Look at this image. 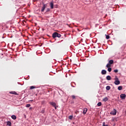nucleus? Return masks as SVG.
I'll return each instance as SVG.
<instances>
[{"instance_id": "obj_20", "label": "nucleus", "mask_w": 126, "mask_h": 126, "mask_svg": "<svg viewBox=\"0 0 126 126\" xmlns=\"http://www.w3.org/2000/svg\"><path fill=\"white\" fill-rule=\"evenodd\" d=\"M98 107H100V106H102V102H99L97 103Z\"/></svg>"}, {"instance_id": "obj_1", "label": "nucleus", "mask_w": 126, "mask_h": 126, "mask_svg": "<svg viewBox=\"0 0 126 126\" xmlns=\"http://www.w3.org/2000/svg\"><path fill=\"white\" fill-rule=\"evenodd\" d=\"M52 37L53 38H54V39H55V38H57V37H58V38H61V37H62V34L57 32H55L52 34Z\"/></svg>"}, {"instance_id": "obj_31", "label": "nucleus", "mask_w": 126, "mask_h": 126, "mask_svg": "<svg viewBox=\"0 0 126 126\" xmlns=\"http://www.w3.org/2000/svg\"><path fill=\"white\" fill-rule=\"evenodd\" d=\"M103 126H104V125H103Z\"/></svg>"}, {"instance_id": "obj_10", "label": "nucleus", "mask_w": 126, "mask_h": 126, "mask_svg": "<svg viewBox=\"0 0 126 126\" xmlns=\"http://www.w3.org/2000/svg\"><path fill=\"white\" fill-rule=\"evenodd\" d=\"M108 100H109V98H108L107 97H104V98L103 99V101L104 102H107V101H108Z\"/></svg>"}, {"instance_id": "obj_25", "label": "nucleus", "mask_w": 126, "mask_h": 126, "mask_svg": "<svg viewBox=\"0 0 126 126\" xmlns=\"http://www.w3.org/2000/svg\"><path fill=\"white\" fill-rule=\"evenodd\" d=\"M71 97L72 99H75V98H76L75 95H71Z\"/></svg>"}, {"instance_id": "obj_5", "label": "nucleus", "mask_w": 126, "mask_h": 126, "mask_svg": "<svg viewBox=\"0 0 126 126\" xmlns=\"http://www.w3.org/2000/svg\"><path fill=\"white\" fill-rule=\"evenodd\" d=\"M46 4H43V7H42L41 9V11L42 12H44V11L45 10V8H46Z\"/></svg>"}, {"instance_id": "obj_14", "label": "nucleus", "mask_w": 126, "mask_h": 126, "mask_svg": "<svg viewBox=\"0 0 126 126\" xmlns=\"http://www.w3.org/2000/svg\"><path fill=\"white\" fill-rule=\"evenodd\" d=\"M118 89L119 91L122 90H123V86H119L118 87Z\"/></svg>"}, {"instance_id": "obj_13", "label": "nucleus", "mask_w": 126, "mask_h": 126, "mask_svg": "<svg viewBox=\"0 0 126 126\" xmlns=\"http://www.w3.org/2000/svg\"><path fill=\"white\" fill-rule=\"evenodd\" d=\"M11 118L13 120H16V116L14 115H12Z\"/></svg>"}, {"instance_id": "obj_12", "label": "nucleus", "mask_w": 126, "mask_h": 126, "mask_svg": "<svg viewBox=\"0 0 126 126\" xmlns=\"http://www.w3.org/2000/svg\"><path fill=\"white\" fill-rule=\"evenodd\" d=\"M111 65L113 64L114 63V61L113 60H110L108 62Z\"/></svg>"}, {"instance_id": "obj_21", "label": "nucleus", "mask_w": 126, "mask_h": 126, "mask_svg": "<svg viewBox=\"0 0 126 126\" xmlns=\"http://www.w3.org/2000/svg\"><path fill=\"white\" fill-rule=\"evenodd\" d=\"M7 126H11V122L8 121V122L7 123Z\"/></svg>"}, {"instance_id": "obj_27", "label": "nucleus", "mask_w": 126, "mask_h": 126, "mask_svg": "<svg viewBox=\"0 0 126 126\" xmlns=\"http://www.w3.org/2000/svg\"><path fill=\"white\" fill-rule=\"evenodd\" d=\"M104 125V126H108V125H105V122H103L102 123V126H103Z\"/></svg>"}, {"instance_id": "obj_26", "label": "nucleus", "mask_w": 126, "mask_h": 126, "mask_svg": "<svg viewBox=\"0 0 126 126\" xmlns=\"http://www.w3.org/2000/svg\"><path fill=\"white\" fill-rule=\"evenodd\" d=\"M119 70L118 69H115L114 70V72H115V73H117L118 72Z\"/></svg>"}, {"instance_id": "obj_8", "label": "nucleus", "mask_w": 126, "mask_h": 126, "mask_svg": "<svg viewBox=\"0 0 126 126\" xmlns=\"http://www.w3.org/2000/svg\"><path fill=\"white\" fill-rule=\"evenodd\" d=\"M50 105H51V106H53V107H56V106H57V104L54 102H50Z\"/></svg>"}, {"instance_id": "obj_6", "label": "nucleus", "mask_w": 126, "mask_h": 126, "mask_svg": "<svg viewBox=\"0 0 126 126\" xmlns=\"http://www.w3.org/2000/svg\"><path fill=\"white\" fill-rule=\"evenodd\" d=\"M87 111H88L87 108H84L83 112V115H85L86 114V113L87 112Z\"/></svg>"}, {"instance_id": "obj_15", "label": "nucleus", "mask_w": 126, "mask_h": 126, "mask_svg": "<svg viewBox=\"0 0 126 126\" xmlns=\"http://www.w3.org/2000/svg\"><path fill=\"white\" fill-rule=\"evenodd\" d=\"M106 90L109 91V90H110V89H111V87H110V86H107L106 87Z\"/></svg>"}, {"instance_id": "obj_7", "label": "nucleus", "mask_w": 126, "mask_h": 126, "mask_svg": "<svg viewBox=\"0 0 126 126\" xmlns=\"http://www.w3.org/2000/svg\"><path fill=\"white\" fill-rule=\"evenodd\" d=\"M50 4L51 9H53L54 8V3H53V2H51Z\"/></svg>"}, {"instance_id": "obj_9", "label": "nucleus", "mask_w": 126, "mask_h": 126, "mask_svg": "<svg viewBox=\"0 0 126 126\" xmlns=\"http://www.w3.org/2000/svg\"><path fill=\"white\" fill-rule=\"evenodd\" d=\"M106 73H107V71H106V70H102L101 71V74L104 75V74H106Z\"/></svg>"}, {"instance_id": "obj_24", "label": "nucleus", "mask_w": 126, "mask_h": 126, "mask_svg": "<svg viewBox=\"0 0 126 126\" xmlns=\"http://www.w3.org/2000/svg\"><path fill=\"white\" fill-rule=\"evenodd\" d=\"M72 118H73V116H69L68 119H69V120H72Z\"/></svg>"}, {"instance_id": "obj_29", "label": "nucleus", "mask_w": 126, "mask_h": 126, "mask_svg": "<svg viewBox=\"0 0 126 126\" xmlns=\"http://www.w3.org/2000/svg\"><path fill=\"white\" fill-rule=\"evenodd\" d=\"M54 108H55V110H57V105H56L55 106H54Z\"/></svg>"}, {"instance_id": "obj_4", "label": "nucleus", "mask_w": 126, "mask_h": 126, "mask_svg": "<svg viewBox=\"0 0 126 126\" xmlns=\"http://www.w3.org/2000/svg\"><path fill=\"white\" fill-rule=\"evenodd\" d=\"M126 94H122L120 95V97H121V99H122L123 100L126 99Z\"/></svg>"}, {"instance_id": "obj_11", "label": "nucleus", "mask_w": 126, "mask_h": 126, "mask_svg": "<svg viewBox=\"0 0 126 126\" xmlns=\"http://www.w3.org/2000/svg\"><path fill=\"white\" fill-rule=\"evenodd\" d=\"M10 94H14V95H17V93L16 92H10Z\"/></svg>"}, {"instance_id": "obj_18", "label": "nucleus", "mask_w": 126, "mask_h": 126, "mask_svg": "<svg viewBox=\"0 0 126 126\" xmlns=\"http://www.w3.org/2000/svg\"><path fill=\"white\" fill-rule=\"evenodd\" d=\"M107 80H111V77L110 76H107L106 77Z\"/></svg>"}, {"instance_id": "obj_23", "label": "nucleus", "mask_w": 126, "mask_h": 126, "mask_svg": "<svg viewBox=\"0 0 126 126\" xmlns=\"http://www.w3.org/2000/svg\"><path fill=\"white\" fill-rule=\"evenodd\" d=\"M30 106H31V105L30 104H28L26 105V107L27 108H29V107H30Z\"/></svg>"}, {"instance_id": "obj_30", "label": "nucleus", "mask_w": 126, "mask_h": 126, "mask_svg": "<svg viewBox=\"0 0 126 126\" xmlns=\"http://www.w3.org/2000/svg\"><path fill=\"white\" fill-rule=\"evenodd\" d=\"M30 102H33V100H30Z\"/></svg>"}, {"instance_id": "obj_22", "label": "nucleus", "mask_w": 126, "mask_h": 126, "mask_svg": "<svg viewBox=\"0 0 126 126\" xmlns=\"http://www.w3.org/2000/svg\"><path fill=\"white\" fill-rule=\"evenodd\" d=\"M106 36V39H107V40L110 39V36L109 35H107V34H105Z\"/></svg>"}, {"instance_id": "obj_16", "label": "nucleus", "mask_w": 126, "mask_h": 126, "mask_svg": "<svg viewBox=\"0 0 126 126\" xmlns=\"http://www.w3.org/2000/svg\"><path fill=\"white\" fill-rule=\"evenodd\" d=\"M111 65L109 63H107L106 65V67H107V68L111 67Z\"/></svg>"}, {"instance_id": "obj_2", "label": "nucleus", "mask_w": 126, "mask_h": 126, "mask_svg": "<svg viewBox=\"0 0 126 126\" xmlns=\"http://www.w3.org/2000/svg\"><path fill=\"white\" fill-rule=\"evenodd\" d=\"M114 84H115V85H119V84H120L121 82H120V80H119V78H118V77L117 76H115V78H114Z\"/></svg>"}, {"instance_id": "obj_17", "label": "nucleus", "mask_w": 126, "mask_h": 126, "mask_svg": "<svg viewBox=\"0 0 126 126\" xmlns=\"http://www.w3.org/2000/svg\"><path fill=\"white\" fill-rule=\"evenodd\" d=\"M107 68H108L107 70H108V71H109V72H111V71H112V68H111L110 67H108Z\"/></svg>"}, {"instance_id": "obj_19", "label": "nucleus", "mask_w": 126, "mask_h": 126, "mask_svg": "<svg viewBox=\"0 0 126 126\" xmlns=\"http://www.w3.org/2000/svg\"><path fill=\"white\" fill-rule=\"evenodd\" d=\"M35 88H36V87H35L34 86H31L30 88L31 90H32V89H35Z\"/></svg>"}, {"instance_id": "obj_3", "label": "nucleus", "mask_w": 126, "mask_h": 126, "mask_svg": "<svg viewBox=\"0 0 126 126\" xmlns=\"http://www.w3.org/2000/svg\"><path fill=\"white\" fill-rule=\"evenodd\" d=\"M110 115H113V116H116L117 115V110L114 109L111 112H110Z\"/></svg>"}, {"instance_id": "obj_28", "label": "nucleus", "mask_w": 126, "mask_h": 126, "mask_svg": "<svg viewBox=\"0 0 126 126\" xmlns=\"http://www.w3.org/2000/svg\"><path fill=\"white\" fill-rule=\"evenodd\" d=\"M46 11L48 12L49 11H50V8H47L46 10Z\"/></svg>"}]
</instances>
